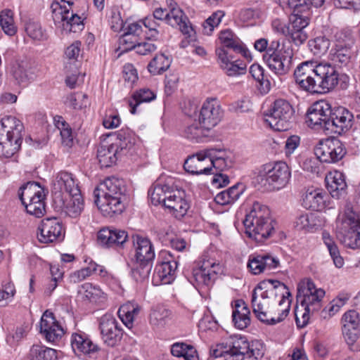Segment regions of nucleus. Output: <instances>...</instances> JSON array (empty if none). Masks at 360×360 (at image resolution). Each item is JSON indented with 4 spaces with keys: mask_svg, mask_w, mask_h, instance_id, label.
I'll list each match as a JSON object with an SVG mask.
<instances>
[{
    "mask_svg": "<svg viewBox=\"0 0 360 360\" xmlns=\"http://www.w3.org/2000/svg\"><path fill=\"white\" fill-rule=\"evenodd\" d=\"M338 77L334 66L314 60L301 63L294 71L296 84L311 94H324L333 90L338 83Z\"/></svg>",
    "mask_w": 360,
    "mask_h": 360,
    "instance_id": "obj_1",
    "label": "nucleus"
},
{
    "mask_svg": "<svg viewBox=\"0 0 360 360\" xmlns=\"http://www.w3.org/2000/svg\"><path fill=\"white\" fill-rule=\"evenodd\" d=\"M245 233L258 243H263L271 236L275 229L270 217V210L266 205L255 202L243 221Z\"/></svg>",
    "mask_w": 360,
    "mask_h": 360,
    "instance_id": "obj_2",
    "label": "nucleus"
},
{
    "mask_svg": "<svg viewBox=\"0 0 360 360\" xmlns=\"http://www.w3.org/2000/svg\"><path fill=\"white\" fill-rule=\"evenodd\" d=\"M113 142L101 145L97 150V158L101 167H110L115 165L122 155H126L134 146L131 133L129 129H121L110 134Z\"/></svg>",
    "mask_w": 360,
    "mask_h": 360,
    "instance_id": "obj_3",
    "label": "nucleus"
},
{
    "mask_svg": "<svg viewBox=\"0 0 360 360\" xmlns=\"http://www.w3.org/2000/svg\"><path fill=\"white\" fill-rule=\"evenodd\" d=\"M290 171L283 162L263 165L258 169L255 177V184L263 191L279 190L289 181Z\"/></svg>",
    "mask_w": 360,
    "mask_h": 360,
    "instance_id": "obj_4",
    "label": "nucleus"
},
{
    "mask_svg": "<svg viewBox=\"0 0 360 360\" xmlns=\"http://www.w3.org/2000/svg\"><path fill=\"white\" fill-rule=\"evenodd\" d=\"M338 236L342 243L351 249L360 248V215L350 204H347L336 220Z\"/></svg>",
    "mask_w": 360,
    "mask_h": 360,
    "instance_id": "obj_5",
    "label": "nucleus"
},
{
    "mask_svg": "<svg viewBox=\"0 0 360 360\" xmlns=\"http://www.w3.org/2000/svg\"><path fill=\"white\" fill-rule=\"evenodd\" d=\"M24 127L13 116H6L0 120V157L10 158L20 148Z\"/></svg>",
    "mask_w": 360,
    "mask_h": 360,
    "instance_id": "obj_6",
    "label": "nucleus"
},
{
    "mask_svg": "<svg viewBox=\"0 0 360 360\" xmlns=\"http://www.w3.org/2000/svg\"><path fill=\"white\" fill-rule=\"evenodd\" d=\"M251 303L255 316L268 325L280 323L288 316V307H273L276 303L256 288L252 291Z\"/></svg>",
    "mask_w": 360,
    "mask_h": 360,
    "instance_id": "obj_7",
    "label": "nucleus"
},
{
    "mask_svg": "<svg viewBox=\"0 0 360 360\" xmlns=\"http://www.w3.org/2000/svg\"><path fill=\"white\" fill-rule=\"evenodd\" d=\"M229 360H243L245 358L261 359L264 355L263 345L259 341L249 342L245 337L231 338L226 342Z\"/></svg>",
    "mask_w": 360,
    "mask_h": 360,
    "instance_id": "obj_8",
    "label": "nucleus"
},
{
    "mask_svg": "<svg viewBox=\"0 0 360 360\" xmlns=\"http://www.w3.org/2000/svg\"><path fill=\"white\" fill-rule=\"evenodd\" d=\"M293 112L292 107L287 101L276 100L265 114L266 122L276 131H286L290 127Z\"/></svg>",
    "mask_w": 360,
    "mask_h": 360,
    "instance_id": "obj_9",
    "label": "nucleus"
},
{
    "mask_svg": "<svg viewBox=\"0 0 360 360\" xmlns=\"http://www.w3.org/2000/svg\"><path fill=\"white\" fill-rule=\"evenodd\" d=\"M255 288L275 303L280 298L281 300L278 301L277 307L283 308L288 307V314L289 313L291 294L288 287L283 283L278 280H264L259 283Z\"/></svg>",
    "mask_w": 360,
    "mask_h": 360,
    "instance_id": "obj_10",
    "label": "nucleus"
},
{
    "mask_svg": "<svg viewBox=\"0 0 360 360\" xmlns=\"http://www.w3.org/2000/svg\"><path fill=\"white\" fill-rule=\"evenodd\" d=\"M314 154L321 162L336 163L346 154V148L338 139L321 140L314 148Z\"/></svg>",
    "mask_w": 360,
    "mask_h": 360,
    "instance_id": "obj_11",
    "label": "nucleus"
},
{
    "mask_svg": "<svg viewBox=\"0 0 360 360\" xmlns=\"http://www.w3.org/2000/svg\"><path fill=\"white\" fill-rule=\"evenodd\" d=\"M153 17L156 20H165L172 27H179L182 34L191 36L193 31L188 17L179 7L167 8H158L153 11Z\"/></svg>",
    "mask_w": 360,
    "mask_h": 360,
    "instance_id": "obj_12",
    "label": "nucleus"
},
{
    "mask_svg": "<svg viewBox=\"0 0 360 360\" xmlns=\"http://www.w3.org/2000/svg\"><path fill=\"white\" fill-rule=\"evenodd\" d=\"M353 118V115L345 108H330L329 119L325 122V134L341 135L352 127Z\"/></svg>",
    "mask_w": 360,
    "mask_h": 360,
    "instance_id": "obj_13",
    "label": "nucleus"
},
{
    "mask_svg": "<svg viewBox=\"0 0 360 360\" xmlns=\"http://www.w3.org/2000/svg\"><path fill=\"white\" fill-rule=\"evenodd\" d=\"M99 329L103 342L111 347L117 345L123 336L121 324L111 314H105L99 319Z\"/></svg>",
    "mask_w": 360,
    "mask_h": 360,
    "instance_id": "obj_14",
    "label": "nucleus"
},
{
    "mask_svg": "<svg viewBox=\"0 0 360 360\" xmlns=\"http://www.w3.org/2000/svg\"><path fill=\"white\" fill-rule=\"evenodd\" d=\"M223 115L224 110L217 99L207 98L200 108L198 121L210 131H214V127L221 122Z\"/></svg>",
    "mask_w": 360,
    "mask_h": 360,
    "instance_id": "obj_15",
    "label": "nucleus"
},
{
    "mask_svg": "<svg viewBox=\"0 0 360 360\" xmlns=\"http://www.w3.org/2000/svg\"><path fill=\"white\" fill-rule=\"evenodd\" d=\"M38 230V239L43 243L59 242L64 238L65 229L61 221L56 217L42 219Z\"/></svg>",
    "mask_w": 360,
    "mask_h": 360,
    "instance_id": "obj_16",
    "label": "nucleus"
},
{
    "mask_svg": "<svg viewBox=\"0 0 360 360\" xmlns=\"http://www.w3.org/2000/svg\"><path fill=\"white\" fill-rule=\"evenodd\" d=\"M221 269L219 264L205 261L200 267L193 269L191 283L196 288L210 287L214 283Z\"/></svg>",
    "mask_w": 360,
    "mask_h": 360,
    "instance_id": "obj_17",
    "label": "nucleus"
},
{
    "mask_svg": "<svg viewBox=\"0 0 360 360\" xmlns=\"http://www.w3.org/2000/svg\"><path fill=\"white\" fill-rule=\"evenodd\" d=\"M330 112V103L321 100L313 103L307 113V122L309 127L325 133V122H328Z\"/></svg>",
    "mask_w": 360,
    "mask_h": 360,
    "instance_id": "obj_18",
    "label": "nucleus"
},
{
    "mask_svg": "<svg viewBox=\"0 0 360 360\" xmlns=\"http://www.w3.org/2000/svg\"><path fill=\"white\" fill-rule=\"evenodd\" d=\"M214 150L208 148L188 156L184 161L185 171L193 175H209L210 155Z\"/></svg>",
    "mask_w": 360,
    "mask_h": 360,
    "instance_id": "obj_19",
    "label": "nucleus"
},
{
    "mask_svg": "<svg viewBox=\"0 0 360 360\" xmlns=\"http://www.w3.org/2000/svg\"><path fill=\"white\" fill-rule=\"evenodd\" d=\"M292 49L281 48L277 53L264 54L263 58L272 71L277 75H283L290 71L292 67Z\"/></svg>",
    "mask_w": 360,
    "mask_h": 360,
    "instance_id": "obj_20",
    "label": "nucleus"
},
{
    "mask_svg": "<svg viewBox=\"0 0 360 360\" xmlns=\"http://www.w3.org/2000/svg\"><path fill=\"white\" fill-rule=\"evenodd\" d=\"M81 191L77 180L71 173L60 172L56 176L53 184V201L57 203L58 199L64 197L63 194L70 195Z\"/></svg>",
    "mask_w": 360,
    "mask_h": 360,
    "instance_id": "obj_21",
    "label": "nucleus"
},
{
    "mask_svg": "<svg viewBox=\"0 0 360 360\" xmlns=\"http://www.w3.org/2000/svg\"><path fill=\"white\" fill-rule=\"evenodd\" d=\"M94 202L98 209L105 217H112L114 214H121L124 210L123 200L125 197L101 195L98 191H94Z\"/></svg>",
    "mask_w": 360,
    "mask_h": 360,
    "instance_id": "obj_22",
    "label": "nucleus"
},
{
    "mask_svg": "<svg viewBox=\"0 0 360 360\" xmlns=\"http://www.w3.org/2000/svg\"><path fill=\"white\" fill-rule=\"evenodd\" d=\"M209 174L221 173L232 168L234 165V156L231 151L225 149L212 148Z\"/></svg>",
    "mask_w": 360,
    "mask_h": 360,
    "instance_id": "obj_23",
    "label": "nucleus"
},
{
    "mask_svg": "<svg viewBox=\"0 0 360 360\" xmlns=\"http://www.w3.org/2000/svg\"><path fill=\"white\" fill-rule=\"evenodd\" d=\"M277 257L269 253L250 255L248 262V268L254 275H258L265 271L276 269L279 266Z\"/></svg>",
    "mask_w": 360,
    "mask_h": 360,
    "instance_id": "obj_24",
    "label": "nucleus"
},
{
    "mask_svg": "<svg viewBox=\"0 0 360 360\" xmlns=\"http://www.w3.org/2000/svg\"><path fill=\"white\" fill-rule=\"evenodd\" d=\"M328 194L319 188L313 187L304 189L302 195V205L307 210L321 211L326 207Z\"/></svg>",
    "mask_w": 360,
    "mask_h": 360,
    "instance_id": "obj_25",
    "label": "nucleus"
},
{
    "mask_svg": "<svg viewBox=\"0 0 360 360\" xmlns=\"http://www.w3.org/2000/svg\"><path fill=\"white\" fill-rule=\"evenodd\" d=\"M127 238L128 234L125 231L108 227L101 229L97 234L98 243L105 248L122 246Z\"/></svg>",
    "mask_w": 360,
    "mask_h": 360,
    "instance_id": "obj_26",
    "label": "nucleus"
},
{
    "mask_svg": "<svg viewBox=\"0 0 360 360\" xmlns=\"http://www.w3.org/2000/svg\"><path fill=\"white\" fill-rule=\"evenodd\" d=\"M40 332L44 333L49 342H55L64 334L63 328L56 320L53 314L46 311L40 321Z\"/></svg>",
    "mask_w": 360,
    "mask_h": 360,
    "instance_id": "obj_27",
    "label": "nucleus"
},
{
    "mask_svg": "<svg viewBox=\"0 0 360 360\" xmlns=\"http://www.w3.org/2000/svg\"><path fill=\"white\" fill-rule=\"evenodd\" d=\"M177 262L168 260L162 262L156 265L153 275L154 285L171 283L175 278V272L177 268Z\"/></svg>",
    "mask_w": 360,
    "mask_h": 360,
    "instance_id": "obj_28",
    "label": "nucleus"
},
{
    "mask_svg": "<svg viewBox=\"0 0 360 360\" xmlns=\"http://www.w3.org/2000/svg\"><path fill=\"white\" fill-rule=\"evenodd\" d=\"M56 204L59 208L71 217H77L80 215L84 206L81 191L58 199Z\"/></svg>",
    "mask_w": 360,
    "mask_h": 360,
    "instance_id": "obj_29",
    "label": "nucleus"
},
{
    "mask_svg": "<svg viewBox=\"0 0 360 360\" xmlns=\"http://www.w3.org/2000/svg\"><path fill=\"white\" fill-rule=\"evenodd\" d=\"M328 191L333 198L339 199L347 194V185L345 175L338 171L329 172L326 178Z\"/></svg>",
    "mask_w": 360,
    "mask_h": 360,
    "instance_id": "obj_30",
    "label": "nucleus"
},
{
    "mask_svg": "<svg viewBox=\"0 0 360 360\" xmlns=\"http://www.w3.org/2000/svg\"><path fill=\"white\" fill-rule=\"evenodd\" d=\"M217 54L220 63L221 68L229 77H235L243 75L246 72V64L239 60H232L226 51L219 49Z\"/></svg>",
    "mask_w": 360,
    "mask_h": 360,
    "instance_id": "obj_31",
    "label": "nucleus"
},
{
    "mask_svg": "<svg viewBox=\"0 0 360 360\" xmlns=\"http://www.w3.org/2000/svg\"><path fill=\"white\" fill-rule=\"evenodd\" d=\"M133 243L136 261L153 263L155 254L151 241L148 238L136 235L133 237Z\"/></svg>",
    "mask_w": 360,
    "mask_h": 360,
    "instance_id": "obj_32",
    "label": "nucleus"
},
{
    "mask_svg": "<svg viewBox=\"0 0 360 360\" xmlns=\"http://www.w3.org/2000/svg\"><path fill=\"white\" fill-rule=\"evenodd\" d=\"M101 195L108 196L116 195L125 197L127 192V186L122 179L115 176L105 179L99 186L94 190Z\"/></svg>",
    "mask_w": 360,
    "mask_h": 360,
    "instance_id": "obj_33",
    "label": "nucleus"
},
{
    "mask_svg": "<svg viewBox=\"0 0 360 360\" xmlns=\"http://www.w3.org/2000/svg\"><path fill=\"white\" fill-rule=\"evenodd\" d=\"M184 191L173 190L165 205V207L168 209L176 218L184 217L189 208V204L184 198Z\"/></svg>",
    "mask_w": 360,
    "mask_h": 360,
    "instance_id": "obj_34",
    "label": "nucleus"
},
{
    "mask_svg": "<svg viewBox=\"0 0 360 360\" xmlns=\"http://www.w3.org/2000/svg\"><path fill=\"white\" fill-rule=\"evenodd\" d=\"M184 136L187 139L199 143L210 141L214 136V133L198 121L187 126L184 131Z\"/></svg>",
    "mask_w": 360,
    "mask_h": 360,
    "instance_id": "obj_35",
    "label": "nucleus"
},
{
    "mask_svg": "<svg viewBox=\"0 0 360 360\" xmlns=\"http://www.w3.org/2000/svg\"><path fill=\"white\" fill-rule=\"evenodd\" d=\"M11 72L18 84H26L34 76L32 64L27 59L15 60L11 65Z\"/></svg>",
    "mask_w": 360,
    "mask_h": 360,
    "instance_id": "obj_36",
    "label": "nucleus"
},
{
    "mask_svg": "<svg viewBox=\"0 0 360 360\" xmlns=\"http://www.w3.org/2000/svg\"><path fill=\"white\" fill-rule=\"evenodd\" d=\"M219 39L224 47L232 49L236 53H241L245 58L248 57L249 53L247 49L237 35L231 30H221L219 35Z\"/></svg>",
    "mask_w": 360,
    "mask_h": 360,
    "instance_id": "obj_37",
    "label": "nucleus"
},
{
    "mask_svg": "<svg viewBox=\"0 0 360 360\" xmlns=\"http://www.w3.org/2000/svg\"><path fill=\"white\" fill-rule=\"evenodd\" d=\"M325 295V291L319 288L318 290H314V292L308 294H301L300 289L298 290L297 301L301 304V307H304L311 310V313L317 311L321 307V299Z\"/></svg>",
    "mask_w": 360,
    "mask_h": 360,
    "instance_id": "obj_38",
    "label": "nucleus"
},
{
    "mask_svg": "<svg viewBox=\"0 0 360 360\" xmlns=\"http://www.w3.org/2000/svg\"><path fill=\"white\" fill-rule=\"evenodd\" d=\"M250 311L243 300H237L233 310L232 318L234 326L243 330L250 324Z\"/></svg>",
    "mask_w": 360,
    "mask_h": 360,
    "instance_id": "obj_39",
    "label": "nucleus"
},
{
    "mask_svg": "<svg viewBox=\"0 0 360 360\" xmlns=\"http://www.w3.org/2000/svg\"><path fill=\"white\" fill-rule=\"evenodd\" d=\"M71 346L75 353L90 354L98 349V345L94 344L84 334H72Z\"/></svg>",
    "mask_w": 360,
    "mask_h": 360,
    "instance_id": "obj_40",
    "label": "nucleus"
},
{
    "mask_svg": "<svg viewBox=\"0 0 360 360\" xmlns=\"http://www.w3.org/2000/svg\"><path fill=\"white\" fill-rule=\"evenodd\" d=\"M155 97L154 92L148 88L140 89L134 91L128 101L130 106V112L136 114L138 111V107L141 103L150 102Z\"/></svg>",
    "mask_w": 360,
    "mask_h": 360,
    "instance_id": "obj_41",
    "label": "nucleus"
},
{
    "mask_svg": "<svg viewBox=\"0 0 360 360\" xmlns=\"http://www.w3.org/2000/svg\"><path fill=\"white\" fill-rule=\"evenodd\" d=\"M173 190L168 185L157 184L149 189L148 195L154 205H162L165 207L167 199H169V195L172 194Z\"/></svg>",
    "mask_w": 360,
    "mask_h": 360,
    "instance_id": "obj_42",
    "label": "nucleus"
},
{
    "mask_svg": "<svg viewBox=\"0 0 360 360\" xmlns=\"http://www.w3.org/2000/svg\"><path fill=\"white\" fill-rule=\"evenodd\" d=\"M82 43L79 41H75L68 47H67L65 51V70L68 71L69 69L79 68L80 63L78 61L77 58L80 53V47Z\"/></svg>",
    "mask_w": 360,
    "mask_h": 360,
    "instance_id": "obj_43",
    "label": "nucleus"
},
{
    "mask_svg": "<svg viewBox=\"0 0 360 360\" xmlns=\"http://www.w3.org/2000/svg\"><path fill=\"white\" fill-rule=\"evenodd\" d=\"M171 353L177 357H184L185 360H198L195 349L183 342H176L172 345Z\"/></svg>",
    "mask_w": 360,
    "mask_h": 360,
    "instance_id": "obj_44",
    "label": "nucleus"
},
{
    "mask_svg": "<svg viewBox=\"0 0 360 360\" xmlns=\"http://www.w3.org/2000/svg\"><path fill=\"white\" fill-rule=\"evenodd\" d=\"M171 311L163 307H157L150 314V323L157 328L165 327L170 320Z\"/></svg>",
    "mask_w": 360,
    "mask_h": 360,
    "instance_id": "obj_45",
    "label": "nucleus"
},
{
    "mask_svg": "<svg viewBox=\"0 0 360 360\" xmlns=\"http://www.w3.org/2000/svg\"><path fill=\"white\" fill-rule=\"evenodd\" d=\"M42 193H44V190L39 183L30 181L20 188L18 195L23 205L27 203V200H32V198Z\"/></svg>",
    "mask_w": 360,
    "mask_h": 360,
    "instance_id": "obj_46",
    "label": "nucleus"
},
{
    "mask_svg": "<svg viewBox=\"0 0 360 360\" xmlns=\"http://www.w3.org/2000/svg\"><path fill=\"white\" fill-rule=\"evenodd\" d=\"M30 360H56V350L44 345H34L30 349Z\"/></svg>",
    "mask_w": 360,
    "mask_h": 360,
    "instance_id": "obj_47",
    "label": "nucleus"
},
{
    "mask_svg": "<svg viewBox=\"0 0 360 360\" xmlns=\"http://www.w3.org/2000/svg\"><path fill=\"white\" fill-rule=\"evenodd\" d=\"M153 263L136 262L131 269V276L137 283H143L148 280Z\"/></svg>",
    "mask_w": 360,
    "mask_h": 360,
    "instance_id": "obj_48",
    "label": "nucleus"
},
{
    "mask_svg": "<svg viewBox=\"0 0 360 360\" xmlns=\"http://www.w3.org/2000/svg\"><path fill=\"white\" fill-rule=\"evenodd\" d=\"M171 60L164 54L156 55L148 65V71L153 75H160L170 66Z\"/></svg>",
    "mask_w": 360,
    "mask_h": 360,
    "instance_id": "obj_49",
    "label": "nucleus"
},
{
    "mask_svg": "<svg viewBox=\"0 0 360 360\" xmlns=\"http://www.w3.org/2000/svg\"><path fill=\"white\" fill-rule=\"evenodd\" d=\"M103 271L102 266L98 265L94 262L91 261L86 267L71 274V281L74 283L79 282L91 276L92 274L101 275Z\"/></svg>",
    "mask_w": 360,
    "mask_h": 360,
    "instance_id": "obj_50",
    "label": "nucleus"
},
{
    "mask_svg": "<svg viewBox=\"0 0 360 360\" xmlns=\"http://www.w3.org/2000/svg\"><path fill=\"white\" fill-rule=\"evenodd\" d=\"M250 73L259 84V91L262 94H266L270 90V82L264 78V70L258 64H252L250 68Z\"/></svg>",
    "mask_w": 360,
    "mask_h": 360,
    "instance_id": "obj_51",
    "label": "nucleus"
},
{
    "mask_svg": "<svg viewBox=\"0 0 360 360\" xmlns=\"http://www.w3.org/2000/svg\"><path fill=\"white\" fill-rule=\"evenodd\" d=\"M310 13L297 14L294 13L290 18V22L288 25L287 34L289 32L306 31L305 28L309 23Z\"/></svg>",
    "mask_w": 360,
    "mask_h": 360,
    "instance_id": "obj_52",
    "label": "nucleus"
},
{
    "mask_svg": "<svg viewBox=\"0 0 360 360\" xmlns=\"http://www.w3.org/2000/svg\"><path fill=\"white\" fill-rule=\"evenodd\" d=\"M308 45L313 54L320 57L328 51L330 42L326 37L320 36L309 40Z\"/></svg>",
    "mask_w": 360,
    "mask_h": 360,
    "instance_id": "obj_53",
    "label": "nucleus"
},
{
    "mask_svg": "<svg viewBox=\"0 0 360 360\" xmlns=\"http://www.w3.org/2000/svg\"><path fill=\"white\" fill-rule=\"evenodd\" d=\"M352 55L351 49L345 48L342 45H336L332 60L336 65L342 68L348 65L351 63Z\"/></svg>",
    "mask_w": 360,
    "mask_h": 360,
    "instance_id": "obj_54",
    "label": "nucleus"
},
{
    "mask_svg": "<svg viewBox=\"0 0 360 360\" xmlns=\"http://www.w3.org/2000/svg\"><path fill=\"white\" fill-rule=\"evenodd\" d=\"M52 18L56 25L65 22L69 14L70 8L65 5L60 4L58 0H55L51 5Z\"/></svg>",
    "mask_w": 360,
    "mask_h": 360,
    "instance_id": "obj_55",
    "label": "nucleus"
},
{
    "mask_svg": "<svg viewBox=\"0 0 360 360\" xmlns=\"http://www.w3.org/2000/svg\"><path fill=\"white\" fill-rule=\"evenodd\" d=\"M0 25L5 34L13 36L17 31L14 24L13 12L11 10L2 11L0 13Z\"/></svg>",
    "mask_w": 360,
    "mask_h": 360,
    "instance_id": "obj_56",
    "label": "nucleus"
},
{
    "mask_svg": "<svg viewBox=\"0 0 360 360\" xmlns=\"http://www.w3.org/2000/svg\"><path fill=\"white\" fill-rule=\"evenodd\" d=\"M101 290L90 283H85L78 288V294L90 302H96L101 297Z\"/></svg>",
    "mask_w": 360,
    "mask_h": 360,
    "instance_id": "obj_57",
    "label": "nucleus"
},
{
    "mask_svg": "<svg viewBox=\"0 0 360 360\" xmlns=\"http://www.w3.org/2000/svg\"><path fill=\"white\" fill-rule=\"evenodd\" d=\"M68 18L62 25L63 30L69 32H77L83 29L84 24L79 15L69 11Z\"/></svg>",
    "mask_w": 360,
    "mask_h": 360,
    "instance_id": "obj_58",
    "label": "nucleus"
},
{
    "mask_svg": "<svg viewBox=\"0 0 360 360\" xmlns=\"http://www.w3.org/2000/svg\"><path fill=\"white\" fill-rule=\"evenodd\" d=\"M125 50H135L136 53L141 55L146 56L154 52L157 49V46L151 42L150 40H146L136 43V41H131V45L124 48Z\"/></svg>",
    "mask_w": 360,
    "mask_h": 360,
    "instance_id": "obj_59",
    "label": "nucleus"
},
{
    "mask_svg": "<svg viewBox=\"0 0 360 360\" xmlns=\"http://www.w3.org/2000/svg\"><path fill=\"white\" fill-rule=\"evenodd\" d=\"M316 226V217L311 213L302 214L295 221V226L298 230L309 231Z\"/></svg>",
    "mask_w": 360,
    "mask_h": 360,
    "instance_id": "obj_60",
    "label": "nucleus"
},
{
    "mask_svg": "<svg viewBox=\"0 0 360 360\" xmlns=\"http://www.w3.org/2000/svg\"><path fill=\"white\" fill-rule=\"evenodd\" d=\"M25 32L30 37L35 40L40 41L46 38V34L38 22L29 20L25 25Z\"/></svg>",
    "mask_w": 360,
    "mask_h": 360,
    "instance_id": "obj_61",
    "label": "nucleus"
},
{
    "mask_svg": "<svg viewBox=\"0 0 360 360\" xmlns=\"http://www.w3.org/2000/svg\"><path fill=\"white\" fill-rule=\"evenodd\" d=\"M56 126L60 130L62 143L68 147H72L73 145V135L72 129L65 121H57Z\"/></svg>",
    "mask_w": 360,
    "mask_h": 360,
    "instance_id": "obj_62",
    "label": "nucleus"
},
{
    "mask_svg": "<svg viewBox=\"0 0 360 360\" xmlns=\"http://www.w3.org/2000/svg\"><path fill=\"white\" fill-rule=\"evenodd\" d=\"M225 12L218 10L214 12L203 23L204 32L207 34H210L215 27H217L221 19L224 17Z\"/></svg>",
    "mask_w": 360,
    "mask_h": 360,
    "instance_id": "obj_63",
    "label": "nucleus"
},
{
    "mask_svg": "<svg viewBox=\"0 0 360 360\" xmlns=\"http://www.w3.org/2000/svg\"><path fill=\"white\" fill-rule=\"evenodd\" d=\"M310 312L311 310L304 307H301L300 303L295 309V322L298 328H302L305 327L309 321Z\"/></svg>",
    "mask_w": 360,
    "mask_h": 360,
    "instance_id": "obj_64",
    "label": "nucleus"
}]
</instances>
